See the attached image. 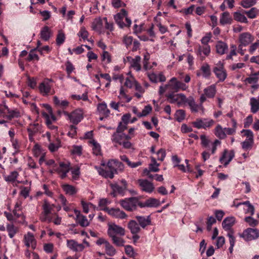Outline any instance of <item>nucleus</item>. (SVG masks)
Listing matches in <instances>:
<instances>
[{
  "label": "nucleus",
  "instance_id": "4d7b16f0",
  "mask_svg": "<svg viewBox=\"0 0 259 259\" xmlns=\"http://www.w3.org/2000/svg\"><path fill=\"white\" fill-rule=\"evenodd\" d=\"M253 143V140H245L241 143L242 148L245 150L250 149Z\"/></svg>",
  "mask_w": 259,
  "mask_h": 259
},
{
  "label": "nucleus",
  "instance_id": "bb28decb",
  "mask_svg": "<svg viewBox=\"0 0 259 259\" xmlns=\"http://www.w3.org/2000/svg\"><path fill=\"white\" fill-rule=\"evenodd\" d=\"M52 35V31L50 28L47 26H44L40 32V37L45 41H48Z\"/></svg>",
  "mask_w": 259,
  "mask_h": 259
},
{
  "label": "nucleus",
  "instance_id": "f03ea898",
  "mask_svg": "<svg viewBox=\"0 0 259 259\" xmlns=\"http://www.w3.org/2000/svg\"><path fill=\"white\" fill-rule=\"evenodd\" d=\"M54 205L50 204L47 201H45L42 206V211L41 212L39 219L41 222L51 223L53 220L52 213Z\"/></svg>",
  "mask_w": 259,
  "mask_h": 259
},
{
  "label": "nucleus",
  "instance_id": "0e129e2a",
  "mask_svg": "<svg viewBox=\"0 0 259 259\" xmlns=\"http://www.w3.org/2000/svg\"><path fill=\"white\" fill-rule=\"evenodd\" d=\"M71 174L72 175V178L74 180H76L79 177L80 174V168L79 167H76V168H73L71 170Z\"/></svg>",
  "mask_w": 259,
  "mask_h": 259
},
{
  "label": "nucleus",
  "instance_id": "774afa93",
  "mask_svg": "<svg viewBox=\"0 0 259 259\" xmlns=\"http://www.w3.org/2000/svg\"><path fill=\"white\" fill-rule=\"evenodd\" d=\"M157 155L158 160L163 161L165 157V151L163 149H160L157 152Z\"/></svg>",
  "mask_w": 259,
  "mask_h": 259
},
{
  "label": "nucleus",
  "instance_id": "f257e3e1",
  "mask_svg": "<svg viewBox=\"0 0 259 259\" xmlns=\"http://www.w3.org/2000/svg\"><path fill=\"white\" fill-rule=\"evenodd\" d=\"M178 80L176 77L172 78L168 83L164 86L161 85L159 88L160 95L166 93V96L171 103L177 102L178 100Z\"/></svg>",
  "mask_w": 259,
  "mask_h": 259
},
{
  "label": "nucleus",
  "instance_id": "0eeeda50",
  "mask_svg": "<svg viewBox=\"0 0 259 259\" xmlns=\"http://www.w3.org/2000/svg\"><path fill=\"white\" fill-rule=\"evenodd\" d=\"M213 72L220 81H224L227 78V72L224 68V64L221 61H219L215 64L213 69Z\"/></svg>",
  "mask_w": 259,
  "mask_h": 259
},
{
  "label": "nucleus",
  "instance_id": "4468645a",
  "mask_svg": "<svg viewBox=\"0 0 259 259\" xmlns=\"http://www.w3.org/2000/svg\"><path fill=\"white\" fill-rule=\"evenodd\" d=\"M254 40V37L249 32H243L239 36V45L246 47Z\"/></svg>",
  "mask_w": 259,
  "mask_h": 259
},
{
  "label": "nucleus",
  "instance_id": "c756f323",
  "mask_svg": "<svg viewBox=\"0 0 259 259\" xmlns=\"http://www.w3.org/2000/svg\"><path fill=\"white\" fill-rule=\"evenodd\" d=\"M25 243L27 247L31 246L32 248L35 247V239L32 234L28 232L24 236Z\"/></svg>",
  "mask_w": 259,
  "mask_h": 259
},
{
  "label": "nucleus",
  "instance_id": "72a5a7b5",
  "mask_svg": "<svg viewBox=\"0 0 259 259\" xmlns=\"http://www.w3.org/2000/svg\"><path fill=\"white\" fill-rule=\"evenodd\" d=\"M141 58L139 56H137L133 58L130 62V66L133 68L137 71H139L141 69L140 65Z\"/></svg>",
  "mask_w": 259,
  "mask_h": 259
},
{
  "label": "nucleus",
  "instance_id": "7c9ffc66",
  "mask_svg": "<svg viewBox=\"0 0 259 259\" xmlns=\"http://www.w3.org/2000/svg\"><path fill=\"white\" fill-rule=\"evenodd\" d=\"M95 168L97 170L100 175L105 178L112 179L114 177V174L113 172H111L108 169H104L97 166H95Z\"/></svg>",
  "mask_w": 259,
  "mask_h": 259
},
{
  "label": "nucleus",
  "instance_id": "7ed1b4c3",
  "mask_svg": "<svg viewBox=\"0 0 259 259\" xmlns=\"http://www.w3.org/2000/svg\"><path fill=\"white\" fill-rule=\"evenodd\" d=\"M119 203L125 210L133 211L136 209L137 206L141 207V202L137 197H131L121 200Z\"/></svg>",
  "mask_w": 259,
  "mask_h": 259
},
{
  "label": "nucleus",
  "instance_id": "79ce46f5",
  "mask_svg": "<svg viewBox=\"0 0 259 259\" xmlns=\"http://www.w3.org/2000/svg\"><path fill=\"white\" fill-rule=\"evenodd\" d=\"M125 253L128 255V256L133 258L134 259H137V256L138 255V253H136L134 250L133 247L131 245H126L125 246Z\"/></svg>",
  "mask_w": 259,
  "mask_h": 259
},
{
  "label": "nucleus",
  "instance_id": "3c124183",
  "mask_svg": "<svg viewBox=\"0 0 259 259\" xmlns=\"http://www.w3.org/2000/svg\"><path fill=\"white\" fill-rule=\"evenodd\" d=\"M65 35L62 30H59L57 35L56 44L58 46L62 45L65 41Z\"/></svg>",
  "mask_w": 259,
  "mask_h": 259
},
{
  "label": "nucleus",
  "instance_id": "ddd939ff",
  "mask_svg": "<svg viewBox=\"0 0 259 259\" xmlns=\"http://www.w3.org/2000/svg\"><path fill=\"white\" fill-rule=\"evenodd\" d=\"M138 184L140 189L147 193H150L152 192L154 189V186L153 184L147 180L140 179L138 180Z\"/></svg>",
  "mask_w": 259,
  "mask_h": 259
},
{
  "label": "nucleus",
  "instance_id": "5701e85b",
  "mask_svg": "<svg viewBox=\"0 0 259 259\" xmlns=\"http://www.w3.org/2000/svg\"><path fill=\"white\" fill-rule=\"evenodd\" d=\"M161 204L160 201L157 199L150 198L145 201L144 203L141 202V207H157Z\"/></svg>",
  "mask_w": 259,
  "mask_h": 259
},
{
  "label": "nucleus",
  "instance_id": "6e6d98bb",
  "mask_svg": "<svg viewBox=\"0 0 259 259\" xmlns=\"http://www.w3.org/2000/svg\"><path fill=\"white\" fill-rule=\"evenodd\" d=\"M103 21L100 18L95 19L93 23V29L97 31H100L103 25Z\"/></svg>",
  "mask_w": 259,
  "mask_h": 259
},
{
  "label": "nucleus",
  "instance_id": "2eb2a0df",
  "mask_svg": "<svg viewBox=\"0 0 259 259\" xmlns=\"http://www.w3.org/2000/svg\"><path fill=\"white\" fill-rule=\"evenodd\" d=\"M136 219L139 226L145 229L146 227L151 225V218L149 215H137Z\"/></svg>",
  "mask_w": 259,
  "mask_h": 259
},
{
  "label": "nucleus",
  "instance_id": "423d86ee",
  "mask_svg": "<svg viewBox=\"0 0 259 259\" xmlns=\"http://www.w3.org/2000/svg\"><path fill=\"white\" fill-rule=\"evenodd\" d=\"M63 114L74 124H77L83 118V113L81 109H77L70 113L63 111Z\"/></svg>",
  "mask_w": 259,
  "mask_h": 259
},
{
  "label": "nucleus",
  "instance_id": "864d4df0",
  "mask_svg": "<svg viewBox=\"0 0 259 259\" xmlns=\"http://www.w3.org/2000/svg\"><path fill=\"white\" fill-rule=\"evenodd\" d=\"M60 147V141L57 139L54 143H51L49 145V149L51 152H55Z\"/></svg>",
  "mask_w": 259,
  "mask_h": 259
},
{
  "label": "nucleus",
  "instance_id": "9b49d317",
  "mask_svg": "<svg viewBox=\"0 0 259 259\" xmlns=\"http://www.w3.org/2000/svg\"><path fill=\"white\" fill-rule=\"evenodd\" d=\"M124 167L123 164L117 160L111 159L109 160L107 164V168L111 172L116 174L117 170H123Z\"/></svg>",
  "mask_w": 259,
  "mask_h": 259
},
{
  "label": "nucleus",
  "instance_id": "e2e57ef3",
  "mask_svg": "<svg viewBox=\"0 0 259 259\" xmlns=\"http://www.w3.org/2000/svg\"><path fill=\"white\" fill-rule=\"evenodd\" d=\"M201 144L203 147L207 148L210 143V141L207 138L205 135H202L200 136Z\"/></svg>",
  "mask_w": 259,
  "mask_h": 259
},
{
  "label": "nucleus",
  "instance_id": "2f4dec72",
  "mask_svg": "<svg viewBox=\"0 0 259 259\" xmlns=\"http://www.w3.org/2000/svg\"><path fill=\"white\" fill-rule=\"evenodd\" d=\"M216 87L214 84H212L206 88L204 90L205 95L208 98H212L216 94Z\"/></svg>",
  "mask_w": 259,
  "mask_h": 259
},
{
  "label": "nucleus",
  "instance_id": "a19ab883",
  "mask_svg": "<svg viewBox=\"0 0 259 259\" xmlns=\"http://www.w3.org/2000/svg\"><path fill=\"white\" fill-rule=\"evenodd\" d=\"M234 19L238 22L247 23L248 20L246 17L241 13L239 12H235L233 14Z\"/></svg>",
  "mask_w": 259,
  "mask_h": 259
},
{
  "label": "nucleus",
  "instance_id": "a878e982",
  "mask_svg": "<svg viewBox=\"0 0 259 259\" xmlns=\"http://www.w3.org/2000/svg\"><path fill=\"white\" fill-rule=\"evenodd\" d=\"M235 222L234 217H227L222 222V227L225 230H229L233 226Z\"/></svg>",
  "mask_w": 259,
  "mask_h": 259
},
{
  "label": "nucleus",
  "instance_id": "e433bc0d",
  "mask_svg": "<svg viewBox=\"0 0 259 259\" xmlns=\"http://www.w3.org/2000/svg\"><path fill=\"white\" fill-rule=\"evenodd\" d=\"M6 114H7L5 115V117L9 120L14 118H18L21 116L20 112L17 109L8 110V112H6Z\"/></svg>",
  "mask_w": 259,
  "mask_h": 259
},
{
  "label": "nucleus",
  "instance_id": "49530a36",
  "mask_svg": "<svg viewBox=\"0 0 259 259\" xmlns=\"http://www.w3.org/2000/svg\"><path fill=\"white\" fill-rule=\"evenodd\" d=\"M192 98L193 97L191 96L187 98L183 94L179 93V106L189 105V102Z\"/></svg>",
  "mask_w": 259,
  "mask_h": 259
},
{
  "label": "nucleus",
  "instance_id": "4be33fe9",
  "mask_svg": "<svg viewBox=\"0 0 259 259\" xmlns=\"http://www.w3.org/2000/svg\"><path fill=\"white\" fill-rule=\"evenodd\" d=\"M74 213L76 215V221L81 227H87L89 225L87 217L80 214V211L74 209Z\"/></svg>",
  "mask_w": 259,
  "mask_h": 259
},
{
  "label": "nucleus",
  "instance_id": "cd10ccee",
  "mask_svg": "<svg viewBox=\"0 0 259 259\" xmlns=\"http://www.w3.org/2000/svg\"><path fill=\"white\" fill-rule=\"evenodd\" d=\"M89 143L92 147L93 153L96 156L101 155L102 152L100 145L94 139L91 140Z\"/></svg>",
  "mask_w": 259,
  "mask_h": 259
},
{
  "label": "nucleus",
  "instance_id": "1a4fd4ad",
  "mask_svg": "<svg viewBox=\"0 0 259 259\" xmlns=\"http://www.w3.org/2000/svg\"><path fill=\"white\" fill-rule=\"evenodd\" d=\"M70 167L68 163H65L64 162H60L59 166H55L53 170H51V173H53V171L57 172L60 176L62 179H64L67 176V174L69 171Z\"/></svg>",
  "mask_w": 259,
  "mask_h": 259
},
{
  "label": "nucleus",
  "instance_id": "a211bd4d",
  "mask_svg": "<svg viewBox=\"0 0 259 259\" xmlns=\"http://www.w3.org/2000/svg\"><path fill=\"white\" fill-rule=\"evenodd\" d=\"M210 53V47L209 45L199 46L197 55L200 57L201 60H203L206 56H208Z\"/></svg>",
  "mask_w": 259,
  "mask_h": 259
},
{
  "label": "nucleus",
  "instance_id": "f704fd0d",
  "mask_svg": "<svg viewBox=\"0 0 259 259\" xmlns=\"http://www.w3.org/2000/svg\"><path fill=\"white\" fill-rule=\"evenodd\" d=\"M250 111L252 113H255L259 110V102L257 99L252 97L250 99Z\"/></svg>",
  "mask_w": 259,
  "mask_h": 259
},
{
  "label": "nucleus",
  "instance_id": "603ef678",
  "mask_svg": "<svg viewBox=\"0 0 259 259\" xmlns=\"http://www.w3.org/2000/svg\"><path fill=\"white\" fill-rule=\"evenodd\" d=\"M257 0H242L240 5L244 8H249L253 5H254L256 3Z\"/></svg>",
  "mask_w": 259,
  "mask_h": 259
},
{
  "label": "nucleus",
  "instance_id": "6ab92c4d",
  "mask_svg": "<svg viewBox=\"0 0 259 259\" xmlns=\"http://www.w3.org/2000/svg\"><path fill=\"white\" fill-rule=\"evenodd\" d=\"M228 153V151L227 150H225L222 156L220 158V161L221 163L224 164V165L226 166H227L229 162L232 160L235 156V153L233 151H231L229 153L228 156V159L226 160L227 154Z\"/></svg>",
  "mask_w": 259,
  "mask_h": 259
},
{
  "label": "nucleus",
  "instance_id": "58836bf2",
  "mask_svg": "<svg viewBox=\"0 0 259 259\" xmlns=\"http://www.w3.org/2000/svg\"><path fill=\"white\" fill-rule=\"evenodd\" d=\"M62 188L63 190L65 192V193L69 195H73L76 194L77 192V190L75 188V187L70 185H63L62 186Z\"/></svg>",
  "mask_w": 259,
  "mask_h": 259
},
{
  "label": "nucleus",
  "instance_id": "20e7f679",
  "mask_svg": "<svg viewBox=\"0 0 259 259\" xmlns=\"http://www.w3.org/2000/svg\"><path fill=\"white\" fill-rule=\"evenodd\" d=\"M127 12L122 9L114 16L115 22L120 28L130 27L131 25V20L127 17Z\"/></svg>",
  "mask_w": 259,
  "mask_h": 259
},
{
  "label": "nucleus",
  "instance_id": "13d9d810",
  "mask_svg": "<svg viewBox=\"0 0 259 259\" xmlns=\"http://www.w3.org/2000/svg\"><path fill=\"white\" fill-rule=\"evenodd\" d=\"M77 35L78 36L81 37L83 40H86L88 39L89 33L85 29V27L82 26L80 28Z\"/></svg>",
  "mask_w": 259,
  "mask_h": 259
},
{
  "label": "nucleus",
  "instance_id": "f8f14e48",
  "mask_svg": "<svg viewBox=\"0 0 259 259\" xmlns=\"http://www.w3.org/2000/svg\"><path fill=\"white\" fill-rule=\"evenodd\" d=\"M101 209L107 212L110 215L117 218L123 219L127 218L126 213L119 208H112L109 209L108 207H105L101 208Z\"/></svg>",
  "mask_w": 259,
  "mask_h": 259
},
{
  "label": "nucleus",
  "instance_id": "c03bdc74",
  "mask_svg": "<svg viewBox=\"0 0 259 259\" xmlns=\"http://www.w3.org/2000/svg\"><path fill=\"white\" fill-rule=\"evenodd\" d=\"M105 249L106 254L109 256H114L116 253V249L109 242L106 243Z\"/></svg>",
  "mask_w": 259,
  "mask_h": 259
},
{
  "label": "nucleus",
  "instance_id": "5fc2aeb1",
  "mask_svg": "<svg viewBox=\"0 0 259 259\" xmlns=\"http://www.w3.org/2000/svg\"><path fill=\"white\" fill-rule=\"evenodd\" d=\"M244 221L248 224V225L252 227L256 226L258 224V221L255 220L251 216L246 217L244 218Z\"/></svg>",
  "mask_w": 259,
  "mask_h": 259
},
{
  "label": "nucleus",
  "instance_id": "393cba45",
  "mask_svg": "<svg viewBox=\"0 0 259 259\" xmlns=\"http://www.w3.org/2000/svg\"><path fill=\"white\" fill-rule=\"evenodd\" d=\"M128 228L130 230L132 234H136L141 231L140 227L137 222L135 220H131L128 223Z\"/></svg>",
  "mask_w": 259,
  "mask_h": 259
},
{
  "label": "nucleus",
  "instance_id": "c85d7f7f",
  "mask_svg": "<svg viewBox=\"0 0 259 259\" xmlns=\"http://www.w3.org/2000/svg\"><path fill=\"white\" fill-rule=\"evenodd\" d=\"M214 134L220 139H224L226 138L225 128H223L220 124H218L216 126L214 130Z\"/></svg>",
  "mask_w": 259,
  "mask_h": 259
},
{
  "label": "nucleus",
  "instance_id": "412c9836",
  "mask_svg": "<svg viewBox=\"0 0 259 259\" xmlns=\"http://www.w3.org/2000/svg\"><path fill=\"white\" fill-rule=\"evenodd\" d=\"M121 183L122 185L121 186H120L117 184H111L110 186L113 191H115L119 194H123L126 189L127 184L126 181L124 180H122Z\"/></svg>",
  "mask_w": 259,
  "mask_h": 259
},
{
  "label": "nucleus",
  "instance_id": "dca6fc26",
  "mask_svg": "<svg viewBox=\"0 0 259 259\" xmlns=\"http://www.w3.org/2000/svg\"><path fill=\"white\" fill-rule=\"evenodd\" d=\"M131 139L128 135H125L123 133L115 132L112 136L111 140L113 142L121 145L124 140H127Z\"/></svg>",
  "mask_w": 259,
  "mask_h": 259
},
{
  "label": "nucleus",
  "instance_id": "b1692460",
  "mask_svg": "<svg viewBox=\"0 0 259 259\" xmlns=\"http://www.w3.org/2000/svg\"><path fill=\"white\" fill-rule=\"evenodd\" d=\"M67 244L70 249L75 251H81L84 249V246L82 244H78L73 240H68Z\"/></svg>",
  "mask_w": 259,
  "mask_h": 259
},
{
  "label": "nucleus",
  "instance_id": "052dcab7",
  "mask_svg": "<svg viewBox=\"0 0 259 259\" xmlns=\"http://www.w3.org/2000/svg\"><path fill=\"white\" fill-rule=\"evenodd\" d=\"M241 133L244 134V136L248 139L247 140H253L254 135L253 132L250 130H242Z\"/></svg>",
  "mask_w": 259,
  "mask_h": 259
},
{
  "label": "nucleus",
  "instance_id": "c9c22d12",
  "mask_svg": "<svg viewBox=\"0 0 259 259\" xmlns=\"http://www.w3.org/2000/svg\"><path fill=\"white\" fill-rule=\"evenodd\" d=\"M215 47L217 53L220 55L224 54L228 50L227 45L223 41H219Z\"/></svg>",
  "mask_w": 259,
  "mask_h": 259
},
{
  "label": "nucleus",
  "instance_id": "39448f33",
  "mask_svg": "<svg viewBox=\"0 0 259 259\" xmlns=\"http://www.w3.org/2000/svg\"><path fill=\"white\" fill-rule=\"evenodd\" d=\"M246 241H250L258 238L259 232L257 229L248 228L244 230L242 233L239 234Z\"/></svg>",
  "mask_w": 259,
  "mask_h": 259
},
{
  "label": "nucleus",
  "instance_id": "aec40b11",
  "mask_svg": "<svg viewBox=\"0 0 259 259\" xmlns=\"http://www.w3.org/2000/svg\"><path fill=\"white\" fill-rule=\"evenodd\" d=\"M190 110L192 112H198L199 110L202 111V114L204 113V108L203 105L201 104H197L195 103L193 98L189 102V105Z\"/></svg>",
  "mask_w": 259,
  "mask_h": 259
},
{
  "label": "nucleus",
  "instance_id": "8fccbe9b",
  "mask_svg": "<svg viewBox=\"0 0 259 259\" xmlns=\"http://www.w3.org/2000/svg\"><path fill=\"white\" fill-rule=\"evenodd\" d=\"M40 128V125L38 123H34L29 124L27 131L28 132L35 134L39 131Z\"/></svg>",
  "mask_w": 259,
  "mask_h": 259
},
{
  "label": "nucleus",
  "instance_id": "680f3d73",
  "mask_svg": "<svg viewBox=\"0 0 259 259\" xmlns=\"http://www.w3.org/2000/svg\"><path fill=\"white\" fill-rule=\"evenodd\" d=\"M152 110V107L150 105H147L143 109L141 113L138 114L139 117L145 116L148 115Z\"/></svg>",
  "mask_w": 259,
  "mask_h": 259
},
{
  "label": "nucleus",
  "instance_id": "a18cd8bd",
  "mask_svg": "<svg viewBox=\"0 0 259 259\" xmlns=\"http://www.w3.org/2000/svg\"><path fill=\"white\" fill-rule=\"evenodd\" d=\"M259 11L256 8H252L249 11H243V13L246 14L249 18H255Z\"/></svg>",
  "mask_w": 259,
  "mask_h": 259
},
{
  "label": "nucleus",
  "instance_id": "ea45409f",
  "mask_svg": "<svg viewBox=\"0 0 259 259\" xmlns=\"http://www.w3.org/2000/svg\"><path fill=\"white\" fill-rule=\"evenodd\" d=\"M7 231L8 232L9 236L12 238L18 232V228L13 224H8L7 226Z\"/></svg>",
  "mask_w": 259,
  "mask_h": 259
},
{
  "label": "nucleus",
  "instance_id": "4c0bfd02",
  "mask_svg": "<svg viewBox=\"0 0 259 259\" xmlns=\"http://www.w3.org/2000/svg\"><path fill=\"white\" fill-rule=\"evenodd\" d=\"M98 110L101 114L105 117L108 116L110 113V111L105 103L99 104L98 106Z\"/></svg>",
  "mask_w": 259,
  "mask_h": 259
},
{
  "label": "nucleus",
  "instance_id": "338daca9",
  "mask_svg": "<svg viewBox=\"0 0 259 259\" xmlns=\"http://www.w3.org/2000/svg\"><path fill=\"white\" fill-rule=\"evenodd\" d=\"M66 70L68 75H70L71 73L74 69V67L70 61H67L66 64Z\"/></svg>",
  "mask_w": 259,
  "mask_h": 259
},
{
  "label": "nucleus",
  "instance_id": "09e8293b",
  "mask_svg": "<svg viewBox=\"0 0 259 259\" xmlns=\"http://www.w3.org/2000/svg\"><path fill=\"white\" fill-rule=\"evenodd\" d=\"M113 243L117 246H124V244L125 241L122 238L118 237L117 236H113V237H111Z\"/></svg>",
  "mask_w": 259,
  "mask_h": 259
},
{
  "label": "nucleus",
  "instance_id": "de8ad7c7",
  "mask_svg": "<svg viewBox=\"0 0 259 259\" xmlns=\"http://www.w3.org/2000/svg\"><path fill=\"white\" fill-rule=\"evenodd\" d=\"M258 80L259 75L257 72L251 74L249 77L245 79V81L250 84L256 83Z\"/></svg>",
  "mask_w": 259,
  "mask_h": 259
},
{
  "label": "nucleus",
  "instance_id": "69168bd1",
  "mask_svg": "<svg viewBox=\"0 0 259 259\" xmlns=\"http://www.w3.org/2000/svg\"><path fill=\"white\" fill-rule=\"evenodd\" d=\"M253 121L252 116L250 115H248L245 119L244 122V127L245 128H248L251 125Z\"/></svg>",
  "mask_w": 259,
  "mask_h": 259
},
{
  "label": "nucleus",
  "instance_id": "9d476101",
  "mask_svg": "<svg viewBox=\"0 0 259 259\" xmlns=\"http://www.w3.org/2000/svg\"><path fill=\"white\" fill-rule=\"evenodd\" d=\"M108 234L110 237H113V236H116V235L124 236L125 230L121 227L114 224H111L108 226Z\"/></svg>",
  "mask_w": 259,
  "mask_h": 259
},
{
  "label": "nucleus",
  "instance_id": "bf43d9fd",
  "mask_svg": "<svg viewBox=\"0 0 259 259\" xmlns=\"http://www.w3.org/2000/svg\"><path fill=\"white\" fill-rule=\"evenodd\" d=\"M18 176V173L16 171H12L9 175L5 177V180L8 182H14L16 180Z\"/></svg>",
  "mask_w": 259,
  "mask_h": 259
},
{
  "label": "nucleus",
  "instance_id": "37998d69",
  "mask_svg": "<svg viewBox=\"0 0 259 259\" xmlns=\"http://www.w3.org/2000/svg\"><path fill=\"white\" fill-rule=\"evenodd\" d=\"M201 71L202 73V76L204 78H208L210 74V66L208 64H203L200 68Z\"/></svg>",
  "mask_w": 259,
  "mask_h": 259
},
{
  "label": "nucleus",
  "instance_id": "6e6552de",
  "mask_svg": "<svg viewBox=\"0 0 259 259\" xmlns=\"http://www.w3.org/2000/svg\"><path fill=\"white\" fill-rule=\"evenodd\" d=\"M214 123V121L213 119L208 118H197L195 121L192 122L193 125L198 128H209L212 126Z\"/></svg>",
  "mask_w": 259,
  "mask_h": 259
},
{
  "label": "nucleus",
  "instance_id": "f3484780",
  "mask_svg": "<svg viewBox=\"0 0 259 259\" xmlns=\"http://www.w3.org/2000/svg\"><path fill=\"white\" fill-rule=\"evenodd\" d=\"M50 80L46 79L44 80L39 85V90L43 96L48 95L51 92V85Z\"/></svg>",
  "mask_w": 259,
  "mask_h": 259
},
{
  "label": "nucleus",
  "instance_id": "473e14b6",
  "mask_svg": "<svg viewBox=\"0 0 259 259\" xmlns=\"http://www.w3.org/2000/svg\"><path fill=\"white\" fill-rule=\"evenodd\" d=\"M232 19L230 16V13L228 12H225L222 14L220 18V23L222 25H225L227 24H231Z\"/></svg>",
  "mask_w": 259,
  "mask_h": 259
}]
</instances>
